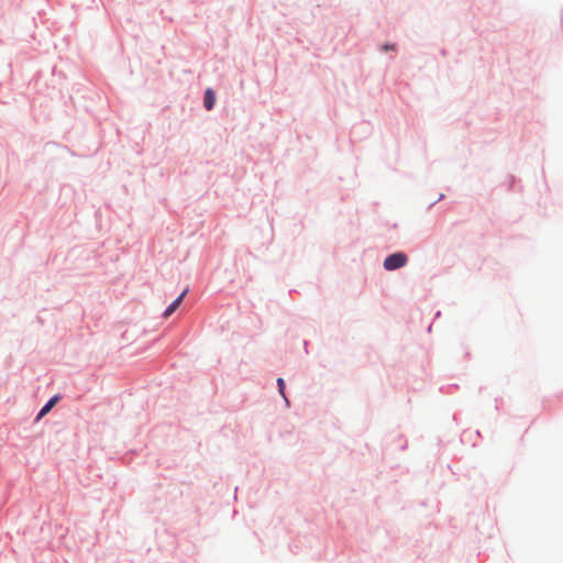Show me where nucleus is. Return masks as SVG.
Listing matches in <instances>:
<instances>
[{
	"instance_id": "1",
	"label": "nucleus",
	"mask_w": 563,
	"mask_h": 563,
	"mask_svg": "<svg viewBox=\"0 0 563 563\" xmlns=\"http://www.w3.org/2000/svg\"><path fill=\"white\" fill-rule=\"evenodd\" d=\"M408 262V257L405 253L398 252L390 254L384 261V268L386 271H395L404 267Z\"/></svg>"
},
{
	"instance_id": "2",
	"label": "nucleus",
	"mask_w": 563,
	"mask_h": 563,
	"mask_svg": "<svg viewBox=\"0 0 563 563\" xmlns=\"http://www.w3.org/2000/svg\"><path fill=\"white\" fill-rule=\"evenodd\" d=\"M188 292V288H186L169 306L168 308L164 311V318H168L169 316H172L176 309L180 306V303L183 302L185 296L187 295Z\"/></svg>"
},
{
	"instance_id": "3",
	"label": "nucleus",
	"mask_w": 563,
	"mask_h": 563,
	"mask_svg": "<svg viewBox=\"0 0 563 563\" xmlns=\"http://www.w3.org/2000/svg\"><path fill=\"white\" fill-rule=\"evenodd\" d=\"M214 102H216L214 91L212 89L208 88L205 92L203 106L207 110H211L214 106Z\"/></svg>"
},
{
	"instance_id": "4",
	"label": "nucleus",
	"mask_w": 563,
	"mask_h": 563,
	"mask_svg": "<svg viewBox=\"0 0 563 563\" xmlns=\"http://www.w3.org/2000/svg\"><path fill=\"white\" fill-rule=\"evenodd\" d=\"M58 401V396H55L48 400V402L41 409L38 418L45 416Z\"/></svg>"
},
{
	"instance_id": "5",
	"label": "nucleus",
	"mask_w": 563,
	"mask_h": 563,
	"mask_svg": "<svg viewBox=\"0 0 563 563\" xmlns=\"http://www.w3.org/2000/svg\"><path fill=\"white\" fill-rule=\"evenodd\" d=\"M277 385H278V389H279V393L283 397H285V382L283 378H278L277 379Z\"/></svg>"
},
{
	"instance_id": "6",
	"label": "nucleus",
	"mask_w": 563,
	"mask_h": 563,
	"mask_svg": "<svg viewBox=\"0 0 563 563\" xmlns=\"http://www.w3.org/2000/svg\"><path fill=\"white\" fill-rule=\"evenodd\" d=\"M383 48H384L385 51H388V49H394V48H395V46H394V45H388V44H387V45H385Z\"/></svg>"
}]
</instances>
